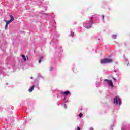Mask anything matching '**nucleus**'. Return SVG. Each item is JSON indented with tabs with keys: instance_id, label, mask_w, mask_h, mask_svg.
<instances>
[{
	"instance_id": "25",
	"label": "nucleus",
	"mask_w": 130,
	"mask_h": 130,
	"mask_svg": "<svg viewBox=\"0 0 130 130\" xmlns=\"http://www.w3.org/2000/svg\"><path fill=\"white\" fill-rule=\"evenodd\" d=\"M53 70V67H51L50 68V71H52Z\"/></svg>"
},
{
	"instance_id": "15",
	"label": "nucleus",
	"mask_w": 130,
	"mask_h": 130,
	"mask_svg": "<svg viewBox=\"0 0 130 130\" xmlns=\"http://www.w3.org/2000/svg\"><path fill=\"white\" fill-rule=\"evenodd\" d=\"M74 32H73V31H71L70 36H71V37H74Z\"/></svg>"
},
{
	"instance_id": "24",
	"label": "nucleus",
	"mask_w": 130,
	"mask_h": 130,
	"mask_svg": "<svg viewBox=\"0 0 130 130\" xmlns=\"http://www.w3.org/2000/svg\"><path fill=\"white\" fill-rule=\"evenodd\" d=\"M43 56H42L41 57H40V59H41V60H42V59H43Z\"/></svg>"
},
{
	"instance_id": "2",
	"label": "nucleus",
	"mask_w": 130,
	"mask_h": 130,
	"mask_svg": "<svg viewBox=\"0 0 130 130\" xmlns=\"http://www.w3.org/2000/svg\"><path fill=\"white\" fill-rule=\"evenodd\" d=\"M113 104H115V105H119V106L121 105V99H120V98H119V96H117L114 99Z\"/></svg>"
},
{
	"instance_id": "33",
	"label": "nucleus",
	"mask_w": 130,
	"mask_h": 130,
	"mask_svg": "<svg viewBox=\"0 0 130 130\" xmlns=\"http://www.w3.org/2000/svg\"><path fill=\"white\" fill-rule=\"evenodd\" d=\"M46 10H47V9L46 8V7L45 8V11H46Z\"/></svg>"
},
{
	"instance_id": "11",
	"label": "nucleus",
	"mask_w": 130,
	"mask_h": 130,
	"mask_svg": "<svg viewBox=\"0 0 130 130\" xmlns=\"http://www.w3.org/2000/svg\"><path fill=\"white\" fill-rule=\"evenodd\" d=\"M22 58L24 59V61L26 62L27 61V59H26V56L25 55H22Z\"/></svg>"
},
{
	"instance_id": "6",
	"label": "nucleus",
	"mask_w": 130,
	"mask_h": 130,
	"mask_svg": "<svg viewBox=\"0 0 130 130\" xmlns=\"http://www.w3.org/2000/svg\"><path fill=\"white\" fill-rule=\"evenodd\" d=\"M12 21H11V20H9V21H6V24L5 27V30H7V29H8V26H9V24H11V23H12Z\"/></svg>"
},
{
	"instance_id": "9",
	"label": "nucleus",
	"mask_w": 130,
	"mask_h": 130,
	"mask_svg": "<svg viewBox=\"0 0 130 130\" xmlns=\"http://www.w3.org/2000/svg\"><path fill=\"white\" fill-rule=\"evenodd\" d=\"M34 88H35V86L34 85L30 87V88L28 89L29 92H30V93L31 92H32L33 90H34Z\"/></svg>"
},
{
	"instance_id": "16",
	"label": "nucleus",
	"mask_w": 130,
	"mask_h": 130,
	"mask_svg": "<svg viewBox=\"0 0 130 130\" xmlns=\"http://www.w3.org/2000/svg\"><path fill=\"white\" fill-rule=\"evenodd\" d=\"M101 17L102 21H104V17H105L104 15H102Z\"/></svg>"
},
{
	"instance_id": "20",
	"label": "nucleus",
	"mask_w": 130,
	"mask_h": 130,
	"mask_svg": "<svg viewBox=\"0 0 130 130\" xmlns=\"http://www.w3.org/2000/svg\"><path fill=\"white\" fill-rule=\"evenodd\" d=\"M51 24H53V25H55V22L54 20H53L52 22H51Z\"/></svg>"
},
{
	"instance_id": "10",
	"label": "nucleus",
	"mask_w": 130,
	"mask_h": 130,
	"mask_svg": "<svg viewBox=\"0 0 130 130\" xmlns=\"http://www.w3.org/2000/svg\"><path fill=\"white\" fill-rule=\"evenodd\" d=\"M97 15H92V17L90 18V19H91V21H93V20H94V18H97Z\"/></svg>"
},
{
	"instance_id": "22",
	"label": "nucleus",
	"mask_w": 130,
	"mask_h": 130,
	"mask_svg": "<svg viewBox=\"0 0 130 130\" xmlns=\"http://www.w3.org/2000/svg\"><path fill=\"white\" fill-rule=\"evenodd\" d=\"M38 78H42V76H41V75H40V74H39Z\"/></svg>"
},
{
	"instance_id": "28",
	"label": "nucleus",
	"mask_w": 130,
	"mask_h": 130,
	"mask_svg": "<svg viewBox=\"0 0 130 130\" xmlns=\"http://www.w3.org/2000/svg\"><path fill=\"white\" fill-rule=\"evenodd\" d=\"M112 79L114 80V81H116V79H115V78L112 77Z\"/></svg>"
},
{
	"instance_id": "35",
	"label": "nucleus",
	"mask_w": 130,
	"mask_h": 130,
	"mask_svg": "<svg viewBox=\"0 0 130 130\" xmlns=\"http://www.w3.org/2000/svg\"><path fill=\"white\" fill-rule=\"evenodd\" d=\"M114 73H116L117 72L116 70H114Z\"/></svg>"
},
{
	"instance_id": "13",
	"label": "nucleus",
	"mask_w": 130,
	"mask_h": 130,
	"mask_svg": "<svg viewBox=\"0 0 130 130\" xmlns=\"http://www.w3.org/2000/svg\"><path fill=\"white\" fill-rule=\"evenodd\" d=\"M112 37L113 39H116V38L117 37V35H113L112 36Z\"/></svg>"
},
{
	"instance_id": "32",
	"label": "nucleus",
	"mask_w": 130,
	"mask_h": 130,
	"mask_svg": "<svg viewBox=\"0 0 130 130\" xmlns=\"http://www.w3.org/2000/svg\"><path fill=\"white\" fill-rule=\"evenodd\" d=\"M90 130H94V129L92 127H91L90 128Z\"/></svg>"
},
{
	"instance_id": "29",
	"label": "nucleus",
	"mask_w": 130,
	"mask_h": 130,
	"mask_svg": "<svg viewBox=\"0 0 130 130\" xmlns=\"http://www.w3.org/2000/svg\"><path fill=\"white\" fill-rule=\"evenodd\" d=\"M64 102V103H68V102H69V100L65 101Z\"/></svg>"
},
{
	"instance_id": "3",
	"label": "nucleus",
	"mask_w": 130,
	"mask_h": 130,
	"mask_svg": "<svg viewBox=\"0 0 130 130\" xmlns=\"http://www.w3.org/2000/svg\"><path fill=\"white\" fill-rule=\"evenodd\" d=\"M113 60L112 59L106 58L100 60L101 64H106V63H111Z\"/></svg>"
},
{
	"instance_id": "19",
	"label": "nucleus",
	"mask_w": 130,
	"mask_h": 130,
	"mask_svg": "<svg viewBox=\"0 0 130 130\" xmlns=\"http://www.w3.org/2000/svg\"><path fill=\"white\" fill-rule=\"evenodd\" d=\"M110 129L113 130V124L111 125Z\"/></svg>"
},
{
	"instance_id": "37",
	"label": "nucleus",
	"mask_w": 130,
	"mask_h": 130,
	"mask_svg": "<svg viewBox=\"0 0 130 130\" xmlns=\"http://www.w3.org/2000/svg\"><path fill=\"white\" fill-rule=\"evenodd\" d=\"M128 64H129V63H128L127 64V66H128Z\"/></svg>"
},
{
	"instance_id": "12",
	"label": "nucleus",
	"mask_w": 130,
	"mask_h": 130,
	"mask_svg": "<svg viewBox=\"0 0 130 130\" xmlns=\"http://www.w3.org/2000/svg\"><path fill=\"white\" fill-rule=\"evenodd\" d=\"M70 92L69 91H66L64 92V95L66 96H68V95L70 94Z\"/></svg>"
},
{
	"instance_id": "1",
	"label": "nucleus",
	"mask_w": 130,
	"mask_h": 130,
	"mask_svg": "<svg viewBox=\"0 0 130 130\" xmlns=\"http://www.w3.org/2000/svg\"><path fill=\"white\" fill-rule=\"evenodd\" d=\"M93 24H94V22L92 20V19H89L86 22H83V25L84 28H86V29H91L92 26H93Z\"/></svg>"
},
{
	"instance_id": "26",
	"label": "nucleus",
	"mask_w": 130,
	"mask_h": 130,
	"mask_svg": "<svg viewBox=\"0 0 130 130\" xmlns=\"http://www.w3.org/2000/svg\"><path fill=\"white\" fill-rule=\"evenodd\" d=\"M42 60L40 59L39 60V63H41V61H42Z\"/></svg>"
},
{
	"instance_id": "23",
	"label": "nucleus",
	"mask_w": 130,
	"mask_h": 130,
	"mask_svg": "<svg viewBox=\"0 0 130 130\" xmlns=\"http://www.w3.org/2000/svg\"><path fill=\"white\" fill-rule=\"evenodd\" d=\"M77 130H81V128L80 127H77Z\"/></svg>"
},
{
	"instance_id": "5",
	"label": "nucleus",
	"mask_w": 130,
	"mask_h": 130,
	"mask_svg": "<svg viewBox=\"0 0 130 130\" xmlns=\"http://www.w3.org/2000/svg\"><path fill=\"white\" fill-rule=\"evenodd\" d=\"M104 81L106 82L109 87L111 88H113L114 85H113V82H112V80H108V79H104Z\"/></svg>"
},
{
	"instance_id": "34",
	"label": "nucleus",
	"mask_w": 130,
	"mask_h": 130,
	"mask_svg": "<svg viewBox=\"0 0 130 130\" xmlns=\"http://www.w3.org/2000/svg\"><path fill=\"white\" fill-rule=\"evenodd\" d=\"M7 21H8V20H4V22H6V23H7Z\"/></svg>"
},
{
	"instance_id": "4",
	"label": "nucleus",
	"mask_w": 130,
	"mask_h": 130,
	"mask_svg": "<svg viewBox=\"0 0 130 130\" xmlns=\"http://www.w3.org/2000/svg\"><path fill=\"white\" fill-rule=\"evenodd\" d=\"M51 44L53 46L54 48H56L58 46V41H57V39H54L51 42Z\"/></svg>"
},
{
	"instance_id": "14",
	"label": "nucleus",
	"mask_w": 130,
	"mask_h": 130,
	"mask_svg": "<svg viewBox=\"0 0 130 130\" xmlns=\"http://www.w3.org/2000/svg\"><path fill=\"white\" fill-rule=\"evenodd\" d=\"M10 18H11L10 21H12V22H13V21H14L15 19L14 18V17H13V16L10 15Z\"/></svg>"
},
{
	"instance_id": "18",
	"label": "nucleus",
	"mask_w": 130,
	"mask_h": 130,
	"mask_svg": "<svg viewBox=\"0 0 130 130\" xmlns=\"http://www.w3.org/2000/svg\"><path fill=\"white\" fill-rule=\"evenodd\" d=\"M79 117H80V118H81V117H83V114L80 113L79 114Z\"/></svg>"
},
{
	"instance_id": "21",
	"label": "nucleus",
	"mask_w": 130,
	"mask_h": 130,
	"mask_svg": "<svg viewBox=\"0 0 130 130\" xmlns=\"http://www.w3.org/2000/svg\"><path fill=\"white\" fill-rule=\"evenodd\" d=\"M60 94H61V95H64V92L62 91V92H60Z\"/></svg>"
},
{
	"instance_id": "7",
	"label": "nucleus",
	"mask_w": 130,
	"mask_h": 130,
	"mask_svg": "<svg viewBox=\"0 0 130 130\" xmlns=\"http://www.w3.org/2000/svg\"><path fill=\"white\" fill-rule=\"evenodd\" d=\"M121 129L122 130H130V128H128L127 126H126V125H123L121 127Z\"/></svg>"
},
{
	"instance_id": "8",
	"label": "nucleus",
	"mask_w": 130,
	"mask_h": 130,
	"mask_svg": "<svg viewBox=\"0 0 130 130\" xmlns=\"http://www.w3.org/2000/svg\"><path fill=\"white\" fill-rule=\"evenodd\" d=\"M44 15H48V16H50L51 17H52V18L55 17V15L54 14V13H49L48 14H44Z\"/></svg>"
},
{
	"instance_id": "17",
	"label": "nucleus",
	"mask_w": 130,
	"mask_h": 130,
	"mask_svg": "<svg viewBox=\"0 0 130 130\" xmlns=\"http://www.w3.org/2000/svg\"><path fill=\"white\" fill-rule=\"evenodd\" d=\"M36 87H37V88H39V81L38 80V83L36 84Z\"/></svg>"
},
{
	"instance_id": "36",
	"label": "nucleus",
	"mask_w": 130,
	"mask_h": 130,
	"mask_svg": "<svg viewBox=\"0 0 130 130\" xmlns=\"http://www.w3.org/2000/svg\"><path fill=\"white\" fill-rule=\"evenodd\" d=\"M30 79H33V77H32V76L30 77Z\"/></svg>"
},
{
	"instance_id": "31",
	"label": "nucleus",
	"mask_w": 130,
	"mask_h": 130,
	"mask_svg": "<svg viewBox=\"0 0 130 130\" xmlns=\"http://www.w3.org/2000/svg\"><path fill=\"white\" fill-rule=\"evenodd\" d=\"M63 101H64V102L66 101V98H64V99H63Z\"/></svg>"
},
{
	"instance_id": "38",
	"label": "nucleus",
	"mask_w": 130,
	"mask_h": 130,
	"mask_svg": "<svg viewBox=\"0 0 130 130\" xmlns=\"http://www.w3.org/2000/svg\"><path fill=\"white\" fill-rule=\"evenodd\" d=\"M61 105H63V104L62 103V104H61Z\"/></svg>"
},
{
	"instance_id": "27",
	"label": "nucleus",
	"mask_w": 130,
	"mask_h": 130,
	"mask_svg": "<svg viewBox=\"0 0 130 130\" xmlns=\"http://www.w3.org/2000/svg\"><path fill=\"white\" fill-rule=\"evenodd\" d=\"M64 108H67V104H64Z\"/></svg>"
},
{
	"instance_id": "30",
	"label": "nucleus",
	"mask_w": 130,
	"mask_h": 130,
	"mask_svg": "<svg viewBox=\"0 0 130 130\" xmlns=\"http://www.w3.org/2000/svg\"><path fill=\"white\" fill-rule=\"evenodd\" d=\"M99 85H100V82H98V84H96V86H99Z\"/></svg>"
}]
</instances>
